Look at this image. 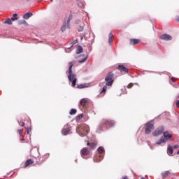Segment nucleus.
Returning a JSON list of instances; mask_svg holds the SVG:
<instances>
[{"mask_svg": "<svg viewBox=\"0 0 179 179\" xmlns=\"http://www.w3.org/2000/svg\"><path fill=\"white\" fill-rule=\"evenodd\" d=\"M76 43H78V41H74L72 42V45H73L76 44Z\"/></svg>", "mask_w": 179, "mask_h": 179, "instance_id": "37998d69", "label": "nucleus"}, {"mask_svg": "<svg viewBox=\"0 0 179 179\" xmlns=\"http://www.w3.org/2000/svg\"><path fill=\"white\" fill-rule=\"evenodd\" d=\"M103 125H106V127H114L115 122L114 120H103L102 124L99 126L100 128H102Z\"/></svg>", "mask_w": 179, "mask_h": 179, "instance_id": "423d86ee", "label": "nucleus"}, {"mask_svg": "<svg viewBox=\"0 0 179 179\" xmlns=\"http://www.w3.org/2000/svg\"><path fill=\"white\" fill-rule=\"evenodd\" d=\"M162 178H166V177H169V176H170V171H166L164 173H162Z\"/></svg>", "mask_w": 179, "mask_h": 179, "instance_id": "6ab92c4d", "label": "nucleus"}, {"mask_svg": "<svg viewBox=\"0 0 179 179\" xmlns=\"http://www.w3.org/2000/svg\"><path fill=\"white\" fill-rule=\"evenodd\" d=\"M107 86H108V85H104V86L103 87V89H102V90L101 91V93H106V90H107Z\"/></svg>", "mask_w": 179, "mask_h": 179, "instance_id": "c85d7f7f", "label": "nucleus"}, {"mask_svg": "<svg viewBox=\"0 0 179 179\" xmlns=\"http://www.w3.org/2000/svg\"><path fill=\"white\" fill-rule=\"evenodd\" d=\"M71 20H72V15H70L69 17H68L67 22L66 23L64 22V24L62 25L61 30L62 32L65 31V30H66V27L67 29H69L70 26H71Z\"/></svg>", "mask_w": 179, "mask_h": 179, "instance_id": "39448f33", "label": "nucleus"}, {"mask_svg": "<svg viewBox=\"0 0 179 179\" xmlns=\"http://www.w3.org/2000/svg\"><path fill=\"white\" fill-rule=\"evenodd\" d=\"M71 129H72L71 125H69V124H66L62 130V135H64V136H66V135H69Z\"/></svg>", "mask_w": 179, "mask_h": 179, "instance_id": "0eeeda50", "label": "nucleus"}, {"mask_svg": "<svg viewBox=\"0 0 179 179\" xmlns=\"http://www.w3.org/2000/svg\"><path fill=\"white\" fill-rule=\"evenodd\" d=\"M77 132L80 136H86L90 132V127L86 124H81L78 127Z\"/></svg>", "mask_w": 179, "mask_h": 179, "instance_id": "f03ea898", "label": "nucleus"}, {"mask_svg": "<svg viewBox=\"0 0 179 179\" xmlns=\"http://www.w3.org/2000/svg\"><path fill=\"white\" fill-rule=\"evenodd\" d=\"M163 132H164V127L160 126L152 133V135L154 136H159Z\"/></svg>", "mask_w": 179, "mask_h": 179, "instance_id": "1a4fd4ad", "label": "nucleus"}, {"mask_svg": "<svg viewBox=\"0 0 179 179\" xmlns=\"http://www.w3.org/2000/svg\"><path fill=\"white\" fill-rule=\"evenodd\" d=\"M139 43H141V40L139 39H135V38L130 39V44L131 45H136V44H139Z\"/></svg>", "mask_w": 179, "mask_h": 179, "instance_id": "4468645a", "label": "nucleus"}, {"mask_svg": "<svg viewBox=\"0 0 179 179\" xmlns=\"http://www.w3.org/2000/svg\"><path fill=\"white\" fill-rule=\"evenodd\" d=\"M134 87V83H131L127 85L128 89H131Z\"/></svg>", "mask_w": 179, "mask_h": 179, "instance_id": "2f4dec72", "label": "nucleus"}, {"mask_svg": "<svg viewBox=\"0 0 179 179\" xmlns=\"http://www.w3.org/2000/svg\"><path fill=\"white\" fill-rule=\"evenodd\" d=\"M114 37V35H113V33L109 34V38H113Z\"/></svg>", "mask_w": 179, "mask_h": 179, "instance_id": "c9c22d12", "label": "nucleus"}, {"mask_svg": "<svg viewBox=\"0 0 179 179\" xmlns=\"http://www.w3.org/2000/svg\"><path fill=\"white\" fill-rule=\"evenodd\" d=\"M89 104V99L83 98L80 101V106L86 107Z\"/></svg>", "mask_w": 179, "mask_h": 179, "instance_id": "f8f14e48", "label": "nucleus"}, {"mask_svg": "<svg viewBox=\"0 0 179 179\" xmlns=\"http://www.w3.org/2000/svg\"><path fill=\"white\" fill-rule=\"evenodd\" d=\"M18 24H27V22H26V20H23L22 21H19Z\"/></svg>", "mask_w": 179, "mask_h": 179, "instance_id": "c756f323", "label": "nucleus"}, {"mask_svg": "<svg viewBox=\"0 0 179 179\" xmlns=\"http://www.w3.org/2000/svg\"><path fill=\"white\" fill-rule=\"evenodd\" d=\"M20 141L22 143H23V142H24V138H22Z\"/></svg>", "mask_w": 179, "mask_h": 179, "instance_id": "de8ad7c7", "label": "nucleus"}, {"mask_svg": "<svg viewBox=\"0 0 179 179\" xmlns=\"http://www.w3.org/2000/svg\"><path fill=\"white\" fill-rule=\"evenodd\" d=\"M152 129H155V125L152 123H147L145 125V134H146V135H149L152 132Z\"/></svg>", "mask_w": 179, "mask_h": 179, "instance_id": "6e6552de", "label": "nucleus"}, {"mask_svg": "<svg viewBox=\"0 0 179 179\" xmlns=\"http://www.w3.org/2000/svg\"><path fill=\"white\" fill-rule=\"evenodd\" d=\"M83 52V48L82 46L79 45L77 47L76 50V54H82Z\"/></svg>", "mask_w": 179, "mask_h": 179, "instance_id": "a211bd4d", "label": "nucleus"}, {"mask_svg": "<svg viewBox=\"0 0 179 179\" xmlns=\"http://www.w3.org/2000/svg\"><path fill=\"white\" fill-rule=\"evenodd\" d=\"M83 31V27H80V28L78 29V31Z\"/></svg>", "mask_w": 179, "mask_h": 179, "instance_id": "ea45409f", "label": "nucleus"}, {"mask_svg": "<svg viewBox=\"0 0 179 179\" xmlns=\"http://www.w3.org/2000/svg\"><path fill=\"white\" fill-rule=\"evenodd\" d=\"M36 164L41 166V164H43V162H36Z\"/></svg>", "mask_w": 179, "mask_h": 179, "instance_id": "e433bc0d", "label": "nucleus"}, {"mask_svg": "<svg viewBox=\"0 0 179 179\" xmlns=\"http://www.w3.org/2000/svg\"><path fill=\"white\" fill-rule=\"evenodd\" d=\"M176 22H179V16H177L176 18Z\"/></svg>", "mask_w": 179, "mask_h": 179, "instance_id": "c03bdc74", "label": "nucleus"}, {"mask_svg": "<svg viewBox=\"0 0 179 179\" xmlns=\"http://www.w3.org/2000/svg\"><path fill=\"white\" fill-rule=\"evenodd\" d=\"M81 156H87L90 155V150H89L87 148H83L80 151Z\"/></svg>", "mask_w": 179, "mask_h": 179, "instance_id": "ddd939ff", "label": "nucleus"}, {"mask_svg": "<svg viewBox=\"0 0 179 179\" xmlns=\"http://www.w3.org/2000/svg\"><path fill=\"white\" fill-rule=\"evenodd\" d=\"M83 115H78V118L81 119V118H83Z\"/></svg>", "mask_w": 179, "mask_h": 179, "instance_id": "a18cd8bd", "label": "nucleus"}, {"mask_svg": "<svg viewBox=\"0 0 179 179\" xmlns=\"http://www.w3.org/2000/svg\"><path fill=\"white\" fill-rule=\"evenodd\" d=\"M85 87H87V84H81V85H77V89H85Z\"/></svg>", "mask_w": 179, "mask_h": 179, "instance_id": "412c9836", "label": "nucleus"}, {"mask_svg": "<svg viewBox=\"0 0 179 179\" xmlns=\"http://www.w3.org/2000/svg\"><path fill=\"white\" fill-rule=\"evenodd\" d=\"M20 125L21 127H24V122H20Z\"/></svg>", "mask_w": 179, "mask_h": 179, "instance_id": "58836bf2", "label": "nucleus"}, {"mask_svg": "<svg viewBox=\"0 0 179 179\" xmlns=\"http://www.w3.org/2000/svg\"><path fill=\"white\" fill-rule=\"evenodd\" d=\"M164 137H161L160 139L156 142V145H162V143H166L167 141H170L173 138V135L170 134L169 131L163 133Z\"/></svg>", "mask_w": 179, "mask_h": 179, "instance_id": "7ed1b4c3", "label": "nucleus"}, {"mask_svg": "<svg viewBox=\"0 0 179 179\" xmlns=\"http://www.w3.org/2000/svg\"><path fill=\"white\" fill-rule=\"evenodd\" d=\"M98 152L100 155H103V153H104V148L103 147H99L98 148Z\"/></svg>", "mask_w": 179, "mask_h": 179, "instance_id": "b1692460", "label": "nucleus"}, {"mask_svg": "<svg viewBox=\"0 0 179 179\" xmlns=\"http://www.w3.org/2000/svg\"><path fill=\"white\" fill-rule=\"evenodd\" d=\"M87 146H90V149L96 148V143H87Z\"/></svg>", "mask_w": 179, "mask_h": 179, "instance_id": "aec40b11", "label": "nucleus"}, {"mask_svg": "<svg viewBox=\"0 0 179 179\" xmlns=\"http://www.w3.org/2000/svg\"><path fill=\"white\" fill-rule=\"evenodd\" d=\"M171 80L172 82H173V83H174L176 82V78H171Z\"/></svg>", "mask_w": 179, "mask_h": 179, "instance_id": "79ce46f5", "label": "nucleus"}, {"mask_svg": "<svg viewBox=\"0 0 179 179\" xmlns=\"http://www.w3.org/2000/svg\"><path fill=\"white\" fill-rule=\"evenodd\" d=\"M179 146L178 145H173L174 149H178Z\"/></svg>", "mask_w": 179, "mask_h": 179, "instance_id": "a19ab883", "label": "nucleus"}, {"mask_svg": "<svg viewBox=\"0 0 179 179\" xmlns=\"http://www.w3.org/2000/svg\"><path fill=\"white\" fill-rule=\"evenodd\" d=\"M34 152V150H31V155L32 157H35L34 154H33Z\"/></svg>", "mask_w": 179, "mask_h": 179, "instance_id": "72a5a7b5", "label": "nucleus"}, {"mask_svg": "<svg viewBox=\"0 0 179 179\" xmlns=\"http://www.w3.org/2000/svg\"><path fill=\"white\" fill-rule=\"evenodd\" d=\"M178 99H179V94L178 96ZM175 103H176V107H178V108H179V100L176 101Z\"/></svg>", "mask_w": 179, "mask_h": 179, "instance_id": "7c9ffc66", "label": "nucleus"}, {"mask_svg": "<svg viewBox=\"0 0 179 179\" xmlns=\"http://www.w3.org/2000/svg\"><path fill=\"white\" fill-rule=\"evenodd\" d=\"M122 179H128V176H123Z\"/></svg>", "mask_w": 179, "mask_h": 179, "instance_id": "49530a36", "label": "nucleus"}, {"mask_svg": "<svg viewBox=\"0 0 179 179\" xmlns=\"http://www.w3.org/2000/svg\"><path fill=\"white\" fill-rule=\"evenodd\" d=\"M17 132H18L20 136H22V134H23V129H18V130H17Z\"/></svg>", "mask_w": 179, "mask_h": 179, "instance_id": "473e14b6", "label": "nucleus"}, {"mask_svg": "<svg viewBox=\"0 0 179 179\" xmlns=\"http://www.w3.org/2000/svg\"><path fill=\"white\" fill-rule=\"evenodd\" d=\"M36 153H37V152H38V151H37V150H36Z\"/></svg>", "mask_w": 179, "mask_h": 179, "instance_id": "3c124183", "label": "nucleus"}, {"mask_svg": "<svg viewBox=\"0 0 179 179\" xmlns=\"http://www.w3.org/2000/svg\"><path fill=\"white\" fill-rule=\"evenodd\" d=\"M76 113H77L76 109H71L69 114H70V115H73L76 114Z\"/></svg>", "mask_w": 179, "mask_h": 179, "instance_id": "a878e982", "label": "nucleus"}, {"mask_svg": "<svg viewBox=\"0 0 179 179\" xmlns=\"http://www.w3.org/2000/svg\"><path fill=\"white\" fill-rule=\"evenodd\" d=\"M12 20L11 19H8L5 22H3L4 24H12Z\"/></svg>", "mask_w": 179, "mask_h": 179, "instance_id": "393cba45", "label": "nucleus"}, {"mask_svg": "<svg viewBox=\"0 0 179 179\" xmlns=\"http://www.w3.org/2000/svg\"><path fill=\"white\" fill-rule=\"evenodd\" d=\"M31 16H33V13H27L24 14L23 18L24 19H29V17H31Z\"/></svg>", "mask_w": 179, "mask_h": 179, "instance_id": "f3484780", "label": "nucleus"}, {"mask_svg": "<svg viewBox=\"0 0 179 179\" xmlns=\"http://www.w3.org/2000/svg\"><path fill=\"white\" fill-rule=\"evenodd\" d=\"M113 78H114V73H113L112 72L108 73L105 78L106 86H113V83H114V80H113Z\"/></svg>", "mask_w": 179, "mask_h": 179, "instance_id": "20e7f679", "label": "nucleus"}, {"mask_svg": "<svg viewBox=\"0 0 179 179\" xmlns=\"http://www.w3.org/2000/svg\"><path fill=\"white\" fill-rule=\"evenodd\" d=\"M86 61H87V56L85 57L83 59L80 60L78 62L79 64H83V62H86Z\"/></svg>", "mask_w": 179, "mask_h": 179, "instance_id": "cd10ccee", "label": "nucleus"}, {"mask_svg": "<svg viewBox=\"0 0 179 179\" xmlns=\"http://www.w3.org/2000/svg\"><path fill=\"white\" fill-rule=\"evenodd\" d=\"M101 159H102L101 155H97V156L94 157V162H95V163H100Z\"/></svg>", "mask_w": 179, "mask_h": 179, "instance_id": "dca6fc26", "label": "nucleus"}, {"mask_svg": "<svg viewBox=\"0 0 179 179\" xmlns=\"http://www.w3.org/2000/svg\"><path fill=\"white\" fill-rule=\"evenodd\" d=\"M117 69L122 73H128L129 70L128 68L125 67L124 65L122 64H120L118 66Z\"/></svg>", "mask_w": 179, "mask_h": 179, "instance_id": "9b49d317", "label": "nucleus"}, {"mask_svg": "<svg viewBox=\"0 0 179 179\" xmlns=\"http://www.w3.org/2000/svg\"><path fill=\"white\" fill-rule=\"evenodd\" d=\"M108 43H109V44H111V43H113V38H109Z\"/></svg>", "mask_w": 179, "mask_h": 179, "instance_id": "4c0bfd02", "label": "nucleus"}, {"mask_svg": "<svg viewBox=\"0 0 179 179\" xmlns=\"http://www.w3.org/2000/svg\"><path fill=\"white\" fill-rule=\"evenodd\" d=\"M50 1H52V0H50Z\"/></svg>", "mask_w": 179, "mask_h": 179, "instance_id": "603ef678", "label": "nucleus"}, {"mask_svg": "<svg viewBox=\"0 0 179 179\" xmlns=\"http://www.w3.org/2000/svg\"><path fill=\"white\" fill-rule=\"evenodd\" d=\"M19 19V17H17V13H14L13 15V17H11V20L13 22H15V20H17Z\"/></svg>", "mask_w": 179, "mask_h": 179, "instance_id": "4be33fe9", "label": "nucleus"}, {"mask_svg": "<svg viewBox=\"0 0 179 179\" xmlns=\"http://www.w3.org/2000/svg\"><path fill=\"white\" fill-rule=\"evenodd\" d=\"M78 6H80V8H83V3L82 2L78 3Z\"/></svg>", "mask_w": 179, "mask_h": 179, "instance_id": "f704fd0d", "label": "nucleus"}, {"mask_svg": "<svg viewBox=\"0 0 179 179\" xmlns=\"http://www.w3.org/2000/svg\"><path fill=\"white\" fill-rule=\"evenodd\" d=\"M173 147L171 146H169L168 147V155H169V156H171V155H173Z\"/></svg>", "mask_w": 179, "mask_h": 179, "instance_id": "5701e85b", "label": "nucleus"}, {"mask_svg": "<svg viewBox=\"0 0 179 179\" xmlns=\"http://www.w3.org/2000/svg\"><path fill=\"white\" fill-rule=\"evenodd\" d=\"M25 129L27 131V135H30V132H31V127H27Z\"/></svg>", "mask_w": 179, "mask_h": 179, "instance_id": "bb28decb", "label": "nucleus"}, {"mask_svg": "<svg viewBox=\"0 0 179 179\" xmlns=\"http://www.w3.org/2000/svg\"><path fill=\"white\" fill-rule=\"evenodd\" d=\"M81 40H83V37H81Z\"/></svg>", "mask_w": 179, "mask_h": 179, "instance_id": "09e8293b", "label": "nucleus"}, {"mask_svg": "<svg viewBox=\"0 0 179 179\" xmlns=\"http://www.w3.org/2000/svg\"><path fill=\"white\" fill-rule=\"evenodd\" d=\"M34 163V161L33 159H27L24 163V167H29L31 164H33Z\"/></svg>", "mask_w": 179, "mask_h": 179, "instance_id": "2eb2a0df", "label": "nucleus"}, {"mask_svg": "<svg viewBox=\"0 0 179 179\" xmlns=\"http://www.w3.org/2000/svg\"><path fill=\"white\" fill-rule=\"evenodd\" d=\"M73 66V62H69V76L68 79L69 82L72 83V87H75L76 86V82L78 81V78H76V74L72 73V67Z\"/></svg>", "mask_w": 179, "mask_h": 179, "instance_id": "f257e3e1", "label": "nucleus"}, {"mask_svg": "<svg viewBox=\"0 0 179 179\" xmlns=\"http://www.w3.org/2000/svg\"><path fill=\"white\" fill-rule=\"evenodd\" d=\"M160 40H164V41H170L173 40V37L167 34H164L159 37Z\"/></svg>", "mask_w": 179, "mask_h": 179, "instance_id": "9d476101", "label": "nucleus"}, {"mask_svg": "<svg viewBox=\"0 0 179 179\" xmlns=\"http://www.w3.org/2000/svg\"><path fill=\"white\" fill-rule=\"evenodd\" d=\"M141 179H145V178H141Z\"/></svg>", "mask_w": 179, "mask_h": 179, "instance_id": "8fccbe9b", "label": "nucleus"}]
</instances>
